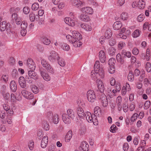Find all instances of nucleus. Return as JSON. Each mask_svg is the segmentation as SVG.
<instances>
[{"mask_svg": "<svg viewBox=\"0 0 151 151\" xmlns=\"http://www.w3.org/2000/svg\"><path fill=\"white\" fill-rule=\"evenodd\" d=\"M72 35H67L66 38L68 41L72 44L75 47L80 46L82 45L81 42H78L81 40L82 38L81 35L76 31H73Z\"/></svg>", "mask_w": 151, "mask_h": 151, "instance_id": "f257e3e1", "label": "nucleus"}, {"mask_svg": "<svg viewBox=\"0 0 151 151\" xmlns=\"http://www.w3.org/2000/svg\"><path fill=\"white\" fill-rule=\"evenodd\" d=\"M0 30L1 32L6 30L8 36L12 39H14L16 36V33L13 31L11 25L9 23H7L6 21H3L0 23Z\"/></svg>", "mask_w": 151, "mask_h": 151, "instance_id": "f03ea898", "label": "nucleus"}, {"mask_svg": "<svg viewBox=\"0 0 151 151\" xmlns=\"http://www.w3.org/2000/svg\"><path fill=\"white\" fill-rule=\"evenodd\" d=\"M98 75H99L101 78L104 77V74L102 68H100L98 70L96 69L94 71H91V76L93 79L95 80L97 79Z\"/></svg>", "mask_w": 151, "mask_h": 151, "instance_id": "7ed1b4c3", "label": "nucleus"}, {"mask_svg": "<svg viewBox=\"0 0 151 151\" xmlns=\"http://www.w3.org/2000/svg\"><path fill=\"white\" fill-rule=\"evenodd\" d=\"M86 97L88 101L91 103H93L96 99V94L92 90H89L87 91Z\"/></svg>", "mask_w": 151, "mask_h": 151, "instance_id": "20e7f679", "label": "nucleus"}, {"mask_svg": "<svg viewBox=\"0 0 151 151\" xmlns=\"http://www.w3.org/2000/svg\"><path fill=\"white\" fill-rule=\"evenodd\" d=\"M48 58L50 61L53 62L55 61L56 60H58L60 58L59 55L56 52L52 50L50 52Z\"/></svg>", "mask_w": 151, "mask_h": 151, "instance_id": "39448f33", "label": "nucleus"}, {"mask_svg": "<svg viewBox=\"0 0 151 151\" xmlns=\"http://www.w3.org/2000/svg\"><path fill=\"white\" fill-rule=\"evenodd\" d=\"M85 116L87 120L89 122H93L94 124L96 121H97L95 114H92L89 112L86 113Z\"/></svg>", "mask_w": 151, "mask_h": 151, "instance_id": "423d86ee", "label": "nucleus"}, {"mask_svg": "<svg viewBox=\"0 0 151 151\" xmlns=\"http://www.w3.org/2000/svg\"><path fill=\"white\" fill-rule=\"evenodd\" d=\"M96 82L98 88V90L97 91H99L101 93H103L105 90V88L101 80L98 79H97Z\"/></svg>", "mask_w": 151, "mask_h": 151, "instance_id": "0eeeda50", "label": "nucleus"}, {"mask_svg": "<svg viewBox=\"0 0 151 151\" xmlns=\"http://www.w3.org/2000/svg\"><path fill=\"white\" fill-rule=\"evenodd\" d=\"M23 96L26 98L29 99H32L34 98V95L27 91L24 90L22 91Z\"/></svg>", "mask_w": 151, "mask_h": 151, "instance_id": "6e6552de", "label": "nucleus"}, {"mask_svg": "<svg viewBox=\"0 0 151 151\" xmlns=\"http://www.w3.org/2000/svg\"><path fill=\"white\" fill-rule=\"evenodd\" d=\"M41 63L43 67L45 68L48 71L51 73L53 72L52 68L50 65L45 60H42L41 61Z\"/></svg>", "mask_w": 151, "mask_h": 151, "instance_id": "1a4fd4ad", "label": "nucleus"}, {"mask_svg": "<svg viewBox=\"0 0 151 151\" xmlns=\"http://www.w3.org/2000/svg\"><path fill=\"white\" fill-rule=\"evenodd\" d=\"M28 74L29 76H26L25 78H27V77H28V78L29 79V77L32 78L34 80H37L38 79V75L37 73L34 71V70H29L28 72Z\"/></svg>", "mask_w": 151, "mask_h": 151, "instance_id": "9d476101", "label": "nucleus"}, {"mask_svg": "<svg viewBox=\"0 0 151 151\" xmlns=\"http://www.w3.org/2000/svg\"><path fill=\"white\" fill-rule=\"evenodd\" d=\"M81 11L83 13L87 14H92L93 13L92 8L89 7H85L81 9Z\"/></svg>", "mask_w": 151, "mask_h": 151, "instance_id": "9b49d317", "label": "nucleus"}, {"mask_svg": "<svg viewBox=\"0 0 151 151\" xmlns=\"http://www.w3.org/2000/svg\"><path fill=\"white\" fill-rule=\"evenodd\" d=\"M19 83L21 87L24 88L26 86V83L25 78L23 76H20L19 79Z\"/></svg>", "mask_w": 151, "mask_h": 151, "instance_id": "f8f14e48", "label": "nucleus"}, {"mask_svg": "<svg viewBox=\"0 0 151 151\" xmlns=\"http://www.w3.org/2000/svg\"><path fill=\"white\" fill-rule=\"evenodd\" d=\"M48 142V137L47 136H44L42 139L41 143V147L43 148H45Z\"/></svg>", "mask_w": 151, "mask_h": 151, "instance_id": "ddd939ff", "label": "nucleus"}, {"mask_svg": "<svg viewBox=\"0 0 151 151\" xmlns=\"http://www.w3.org/2000/svg\"><path fill=\"white\" fill-rule=\"evenodd\" d=\"M66 114H63L62 115V119L65 124H68L71 122V120Z\"/></svg>", "mask_w": 151, "mask_h": 151, "instance_id": "4468645a", "label": "nucleus"}, {"mask_svg": "<svg viewBox=\"0 0 151 151\" xmlns=\"http://www.w3.org/2000/svg\"><path fill=\"white\" fill-rule=\"evenodd\" d=\"M101 100V102L102 106L104 107H106L108 104L107 98L105 95H103L102 97L100 98Z\"/></svg>", "mask_w": 151, "mask_h": 151, "instance_id": "2eb2a0df", "label": "nucleus"}, {"mask_svg": "<svg viewBox=\"0 0 151 151\" xmlns=\"http://www.w3.org/2000/svg\"><path fill=\"white\" fill-rule=\"evenodd\" d=\"M77 112L78 116L82 118L85 116V114L83 109L81 107H78L77 109Z\"/></svg>", "mask_w": 151, "mask_h": 151, "instance_id": "dca6fc26", "label": "nucleus"}, {"mask_svg": "<svg viewBox=\"0 0 151 151\" xmlns=\"http://www.w3.org/2000/svg\"><path fill=\"white\" fill-rule=\"evenodd\" d=\"M64 21L66 24L70 26H73L75 24L74 20L70 18L65 17L64 19Z\"/></svg>", "mask_w": 151, "mask_h": 151, "instance_id": "f3484780", "label": "nucleus"}, {"mask_svg": "<svg viewBox=\"0 0 151 151\" xmlns=\"http://www.w3.org/2000/svg\"><path fill=\"white\" fill-rule=\"evenodd\" d=\"M99 59L102 63H104L106 61V58L105 53L103 50H101L99 52Z\"/></svg>", "mask_w": 151, "mask_h": 151, "instance_id": "a211bd4d", "label": "nucleus"}, {"mask_svg": "<svg viewBox=\"0 0 151 151\" xmlns=\"http://www.w3.org/2000/svg\"><path fill=\"white\" fill-rule=\"evenodd\" d=\"M40 74L43 79L46 81H48L50 80V77L48 75L46 74L44 71H43L42 69H40Z\"/></svg>", "mask_w": 151, "mask_h": 151, "instance_id": "6ab92c4d", "label": "nucleus"}, {"mask_svg": "<svg viewBox=\"0 0 151 151\" xmlns=\"http://www.w3.org/2000/svg\"><path fill=\"white\" fill-rule=\"evenodd\" d=\"M79 19L81 21L88 22L90 20V18L88 16L84 14H81L79 17Z\"/></svg>", "mask_w": 151, "mask_h": 151, "instance_id": "aec40b11", "label": "nucleus"}, {"mask_svg": "<svg viewBox=\"0 0 151 151\" xmlns=\"http://www.w3.org/2000/svg\"><path fill=\"white\" fill-rule=\"evenodd\" d=\"M67 115L71 119H74L75 117V114L74 111L71 109H68L67 111Z\"/></svg>", "mask_w": 151, "mask_h": 151, "instance_id": "412c9836", "label": "nucleus"}, {"mask_svg": "<svg viewBox=\"0 0 151 151\" xmlns=\"http://www.w3.org/2000/svg\"><path fill=\"white\" fill-rule=\"evenodd\" d=\"M81 147L83 151H88L89 149V145L85 141L83 142L81 145Z\"/></svg>", "mask_w": 151, "mask_h": 151, "instance_id": "4be33fe9", "label": "nucleus"}, {"mask_svg": "<svg viewBox=\"0 0 151 151\" xmlns=\"http://www.w3.org/2000/svg\"><path fill=\"white\" fill-rule=\"evenodd\" d=\"M122 25L120 21H118L114 22L113 25V27L115 30L119 29L122 27Z\"/></svg>", "mask_w": 151, "mask_h": 151, "instance_id": "5701e85b", "label": "nucleus"}, {"mask_svg": "<svg viewBox=\"0 0 151 151\" xmlns=\"http://www.w3.org/2000/svg\"><path fill=\"white\" fill-rule=\"evenodd\" d=\"M10 88L12 91L15 92L17 89V84L14 81H12L10 83Z\"/></svg>", "mask_w": 151, "mask_h": 151, "instance_id": "b1692460", "label": "nucleus"}, {"mask_svg": "<svg viewBox=\"0 0 151 151\" xmlns=\"http://www.w3.org/2000/svg\"><path fill=\"white\" fill-rule=\"evenodd\" d=\"M42 42L44 44L47 45H49L50 43V40L47 37L43 36L42 37L41 40Z\"/></svg>", "mask_w": 151, "mask_h": 151, "instance_id": "393cba45", "label": "nucleus"}, {"mask_svg": "<svg viewBox=\"0 0 151 151\" xmlns=\"http://www.w3.org/2000/svg\"><path fill=\"white\" fill-rule=\"evenodd\" d=\"M84 4V2H83L80 0H75L74 1L73 5L77 7H79L82 6Z\"/></svg>", "mask_w": 151, "mask_h": 151, "instance_id": "a878e982", "label": "nucleus"}, {"mask_svg": "<svg viewBox=\"0 0 151 151\" xmlns=\"http://www.w3.org/2000/svg\"><path fill=\"white\" fill-rule=\"evenodd\" d=\"M145 5V2L144 0H139L138 3V6L140 9H144Z\"/></svg>", "mask_w": 151, "mask_h": 151, "instance_id": "bb28decb", "label": "nucleus"}, {"mask_svg": "<svg viewBox=\"0 0 151 151\" xmlns=\"http://www.w3.org/2000/svg\"><path fill=\"white\" fill-rule=\"evenodd\" d=\"M81 27L88 31H90L92 29L91 27L90 26L85 24H81Z\"/></svg>", "mask_w": 151, "mask_h": 151, "instance_id": "cd10ccee", "label": "nucleus"}, {"mask_svg": "<svg viewBox=\"0 0 151 151\" xmlns=\"http://www.w3.org/2000/svg\"><path fill=\"white\" fill-rule=\"evenodd\" d=\"M122 55L123 57L126 56L128 58H130L131 56V54L130 52L124 50H122Z\"/></svg>", "mask_w": 151, "mask_h": 151, "instance_id": "c85d7f7f", "label": "nucleus"}, {"mask_svg": "<svg viewBox=\"0 0 151 151\" xmlns=\"http://www.w3.org/2000/svg\"><path fill=\"white\" fill-rule=\"evenodd\" d=\"M72 132L71 131H69L67 133L65 137V139L67 142L69 141L72 138Z\"/></svg>", "mask_w": 151, "mask_h": 151, "instance_id": "c756f323", "label": "nucleus"}, {"mask_svg": "<svg viewBox=\"0 0 151 151\" xmlns=\"http://www.w3.org/2000/svg\"><path fill=\"white\" fill-rule=\"evenodd\" d=\"M112 35V33L111 30L109 29L107 30L105 33L104 36H103L104 38L108 39L111 37Z\"/></svg>", "mask_w": 151, "mask_h": 151, "instance_id": "7c9ffc66", "label": "nucleus"}, {"mask_svg": "<svg viewBox=\"0 0 151 151\" xmlns=\"http://www.w3.org/2000/svg\"><path fill=\"white\" fill-rule=\"evenodd\" d=\"M42 126L44 129L46 131L50 129V125L45 120L42 122Z\"/></svg>", "mask_w": 151, "mask_h": 151, "instance_id": "2f4dec72", "label": "nucleus"}, {"mask_svg": "<svg viewBox=\"0 0 151 151\" xmlns=\"http://www.w3.org/2000/svg\"><path fill=\"white\" fill-rule=\"evenodd\" d=\"M30 88L32 91L34 93H37L39 92L38 88L35 85H32L30 86Z\"/></svg>", "mask_w": 151, "mask_h": 151, "instance_id": "473e14b6", "label": "nucleus"}, {"mask_svg": "<svg viewBox=\"0 0 151 151\" xmlns=\"http://www.w3.org/2000/svg\"><path fill=\"white\" fill-rule=\"evenodd\" d=\"M52 121L55 124H57L59 121V119L58 115L57 114H55L52 116Z\"/></svg>", "mask_w": 151, "mask_h": 151, "instance_id": "72a5a7b5", "label": "nucleus"}, {"mask_svg": "<svg viewBox=\"0 0 151 151\" xmlns=\"http://www.w3.org/2000/svg\"><path fill=\"white\" fill-rule=\"evenodd\" d=\"M101 109L98 106L95 107L94 109V114L96 116H99L101 113Z\"/></svg>", "mask_w": 151, "mask_h": 151, "instance_id": "f704fd0d", "label": "nucleus"}, {"mask_svg": "<svg viewBox=\"0 0 151 151\" xmlns=\"http://www.w3.org/2000/svg\"><path fill=\"white\" fill-rule=\"evenodd\" d=\"M128 79L129 81L132 82L134 80V74L132 71H130L129 73Z\"/></svg>", "mask_w": 151, "mask_h": 151, "instance_id": "c9c22d12", "label": "nucleus"}, {"mask_svg": "<svg viewBox=\"0 0 151 151\" xmlns=\"http://www.w3.org/2000/svg\"><path fill=\"white\" fill-rule=\"evenodd\" d=\"M145 68L147 72L150 73L151 70V64L149 62H147L145 65Z\"/></svg>", "mask_w": 151, "mask_h": 151, "instance_id": "e433bc0d", "label": "nucleus"}, {"mask_svg": "<svg viewBox=\"0 0 151 151\" xmlns=\"http://www.w3.org/2000/svg\"><path fill=\"white\" fill-rule=\"evenodd\" d=\"M116 49L113 47H111L108 50V53L111 55H114L115 53Z\"/></svg>", "mask_w": 151, "mask_h": 151, "instance_id": "4c0bfd02", "label": "nucleus"}, {"mask_svg": "<svg viewBox=\"0 0 151 151\" xmlns=\"http://www.w3.org/2000/svg\"><path fill=\"white\" fill-rule=\"evenodd\" d=\"M12 77L14 78H15L18 77V72L16 69H14L12 72Z\"/></svg>", "mask_w": 151, "mask_h": 151, "instance_id": "58836bf2", "label": "nucleus"}, {"mask_svg": "<svg viewBox=\"0 0 151 151\" xmlns=\"http://www.w3.org/2000/svg\"><path fill=\"white\" fill-rule=\"evenodd\" d=\"M121 19L123 20H125L128 18V15L127 13L124 12L122 13L121 15Z\"/></svg>", "mask_w": 151, "mask_h": 151, "instance_id": "ea45409f", "label": "nucleus"}, {"mask_svg": "<svg viewBox=\"0 0 151 151\" xmlns=\"http://www.w3.org/2000/svg\"><path fill=\"white\" fill-rule=\"evenodd\" d=\"M140 35L139 30L138 29L135 30L132 33V36L134 37H137Z\"/></svg>", "mask_w": 151, "mask_h": 151, "instance_id": "a19ab883", "label": "nucleus"}, {"mask_svg": "<svg viewBox=\"0 0 151 151\" xmlns=\"http://www.w3.org/2000/svg\"><path fill=\"white\" fill-rule=\"evenodd\" d=\"M27 26V23L25 21H23L21 24L22 29H26Z\"/></svg>", "mask_w": 151, "mask_h": 151, "instance_id": "79ce46f5", "label": "nucleus"}, {"mask_svg": "<svg viewBox=\"0 0 151 151\" xmlns=\"http://www.w3.org/2000/svg\"><path fill=\"white\" fill-rule=\"evenodd\" d=\"M108 62L109 66H113L115 64L116 61L114 58H111L109 60Z\"/></svg>", "mask_w": 151, "mask_h": 151, "instance_id": "37998d69", "label": "nucleus"}, {"mask_svg": "<svg viewBox=\"0 0 151 151\" xmlns=\"http://www.w3.org/2000/svg\"><path fill=\"white\" fill-rule=\"evenodd\" d=\"M39 7V5L38 3H34L32 6V10H37Z\"/></svg>", "mask_w": 151, "mask_h": 151, "instance_id": "c03bdc74", "label": "nucleus"}, {"mask_svg": "<svg viewBox=\"0 0 151 151\" xmlns=\"http://www.w3.org/2000/svg\"><path fill=\"white\" fill-rule=\"evenodd\" d=\"M150 102L149 101H146L144 104V108L145 109H147L150 107Z\"/></svg>", "mask_w": 151, "mask_h": 151, "instance_id": "a18cd8bd", "label": "nucleus"}, {"mask_svg": "<svg viewBox=\"0 0 151 151\" xmlns=\"http://www.w3.org/2000/svg\"><path fill=\"white\" fill-rule=\"evenodd\" d=\"M62 48L63 50L66 51L70 49L69 46L66 43H64L62 45Z\"/></svg>", "mask_w": 151, "mask_h": 151, "instance_id": "49530a36", "label": "nucleus"}, {"mask_svg": "<svg viewBox=\"0 0 151 151\" xmlns=\"http://www.w3.org/2000/svg\"><path fill=\"white\" fill-rule=\"evenodd\" d=\"M9 76L8 75H3L1 77V80H4L5 82H6L8 80Z\"/></svg>", "mask_w": 151, "mask_h": 151, "instance_id": "de8ad7c7", "label": "nucleus"}, {"mask_svg": "<svg viewBox=\"0 0 151 151\" xmlns=\"http://www.w3.org/2000/svg\"><path fill=\"white\" fill-rule=\"evenodd\" d=\"M94 69L95 70L96 69L98 70L99 68H101L100 66V62L98 61H96L94 65Z\"/></svg>", "mask_w": 151, "mask_h": 151, "instance_id": "09e8293b", "label": "nucleus"}, {"mask_svg": "<svg viewBox=\"0 0 151 151\" xmlns=\"http://www.w3.org/2000/svg\"><path fill=\"white\" fill-rule=\"evenodd\" d=\"M122 101V98L121 96H119L117 98L116 102L117 103V105L119 106H121V102Z\"/></svg>", "mask_w": 151, "mask_h": 151, "instance_id": "8fccbe9b", "label": "nucleus"}, {"mask_svg": "<svg viewBox=\"0 0 151 151\" xmlns=\"http://www.w3.org/2000/svg\"><path fill=\"white\" fill-rule=\"evenodd\" d=\"M125 45V44L124 42L121 41L120 42L118 45V47L120 49H121L123 47H124Z\"/></svg>", "mask_w": 151, "mask_h": 151, "instance_id": "3c124183", "label": "nucleus"}, {"mask_svg": "<svg viewBox=\"0 0 151 151\" xmlns=\"http://www.w3.org/2000/svg\"><path fill=\"white\" fill-rule=\"evenodd\" d=\"M109 43L111 46H113L115 45L116 41L115 39H111L109 40Z\"/></svg>", "mask_w": 151, "mask_h": 151, "instance_id": "603ef678", "label": "nucleus"}, {"mask_svg": "<svg viewBox=\"0 0 151 151\" xmlns=\"http://www.w3.org/2000/svg\"><path fill=\"white\" fill-rule=\"evenodd\" d=\"M138 114L137 113H134L132 116L131 118L132 122H134L135 121L137 118Z\"/></svg>", "mask_w": 151, "mask_h": 151, "instance_id": "864d4df0", "label": "nucleus"}, {"mask_svg": "<svg viewBox=\"0 0 151 151\" xmlns=\"http://www.w3.org/2000/svg\"><path fill=\"white\" fill-rule=\"evenodd\" d=\"M30 11V9L27 6H25L23 9V11L24 13L26 14H28Z\"/></svg>", "mask_w": 151, "mask_h": 151, "instance_id": "5fc2aeb1", "label": "nucleus"}, {"mask_svg": "<svg viewBox=\"0 0 151 151\" xmlns=\"http://www.w3.org/2000/svg\"><path fill=\"white\" fill-rule=\"evenodd\" d=\"M110 68L109 69V71L111 74L113 73L115 70L114 65L110 66Z\"/></svg>", "mask_w": 151, "mask_h": 151, "instance_id": "6e6d98bb", "label": "nucleus"}, {"mask_svg": "<svg viewBox=\"0 0 151 151\" xmlns=\"http://www.w3.org/2000/svg\"><path fill=\"white\" fill-rule=\"evenodd\" d=\"M145 17V16L144 15H139L138 16L137 18L138 20L140 22L144 20Z\"/></svg>", "mask_w": 151, "mask_h": 151, "instance_id": "4d7b16f0", "label": "nucleus"}, {"mask_svg": "<svg viewBox=\"0 0 151 151\" xmlns=\"http://www.w3.org/2000/svg\"><path fill=\"white\" fill-rule=\"evenodd\" d=\"M3 96L5 99L7 100L9 98L10 95L8 93L4 92L3 93Z\"/></svg>", "mask_w": 151, "mask_h": 151, "instance_id": "13d9d810", "label": "nucleus"}, {"mask_svg": "<svg viewBox=\"0 0 151 151\" xmlns=\"http://www.w3.org/2000/svg\"><path fill=\"white\" fill-rule=\"evenodd\" d=\"M150 80H148V79L147 78H145L144 79V83L147 86H148L149 84H151L150 83L151 82V81L150 78H149Z\"/></svg>", "mask_w": 151, "mask_h": 151, "instance_id": "bf43d9fd", "label": "nucleus"}, {"mask_svg": "<svg viewBox=\"0 0 151 151\" xmlns=\"http://www.w3.org/2000/svg\"><path fill=\"white\" fill-rule=\"evenodd\" d=\"M58 63L61 66H64L65 65V63L64 61V60L63 59L61 60L60 61L59 59L58 60H57Z\"/></svg>", "mask_w": 151, "mask_h": 151, "instance_id": "052dcab7", "label": "nucleus"}, {"mask_svg": "<svg viewBox=\"0 0 151 151\" xmlns=\"http://www.w3.org/2000/svg\"><path fill=\"white\" fill-rule=\"evenodd\" d=\"M29 19L32 22H33L35 19V16L34 14L32 13L29 15Z\"/></svg>", "mask_w": 151, "mask_h": 151, "instance_id": "680f3d73", "label": "nucleus"}, {"mask_svg": "<svg viewBox=\"0 0 151 151\" xmlns=\"http://www.w3.org/2000/svg\"><path fill=\"white\" fill-rule=\"evenodd\" d=\"M132 53L134 55H137L139 53V51L138 49L136 48H134L132 51Z\"/></svg>", "mask_w": 151, "mask_h": 151, "instance_id": "e2e57ef3", "label": "nucleus"}, {"mask_svg": "<svg viewBox=\"0 0 151 151\" xmlns=\"http://www.w3.org/2000/svg\"><path fill=\"white\" fill-rule=\"evenodd\" d=\"M129 148V145L127 143H125L123 145V148L124 151H127Z\"/></svg>", "mask_w": 151, "mask_h": 151, "instance_id": "0e129e2a", "label": "nucleus"}, {"mask_svg": "<svg viewBox=\"0 0 151 151\" xmlns=\"http://www.w3.org/2000/svg\"><path fill=\"white\" fill-rule=\"evenodd\" d=\"M15 60L14 58L11 57L9 60V63L11 65H13L15 63Z\"/></svg>", "mask_w": 151, "mask_h": 151, "instance_id": "69168bd1", "label": "nucleus"}, {"mask_svg": "<svg viewBox=\"0 0 151 151\" xmlns=\"http://www.w3.org/2000/svg\"><path fill=\"white\" fill-rule=\"evenodd\" d=\"M20 33L21 35L22 36H25L27 33V30L26 29H22Z\"/></svg>", "mask_w": 151, "mask_h": 151, "instance_id": "338daca9", "label": "nucleus"}, {"mask_svg": "<svg viewBox=\"0 0 151 151\" xmlns=\"http://www.w3.org/2000/svg\"><path fill=\"white\" fill-rule=\"evenodd\" d=\"M116 126L114 125H113L110 127V131L113 133L115 132L116 131Z\"/></svg>", "mask_w": 151, "mask_h": 151, "instance_id": "774afa93", "label": "nucleus"}]
</instances>
